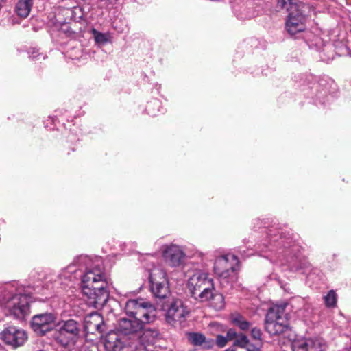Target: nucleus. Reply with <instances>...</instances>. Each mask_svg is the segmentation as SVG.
I'll use <instances>...</instances> for the list:
<instances>
[{"label": "nucleus", "mask_w": 351, "mask_h": 351, "mask_svg": "<svg viewBox=\"0 0 351 351\" xmlns=\"http://www.w3.org/2000/svg\"><path fill=\"white\" fill-rule=\"evenodd\" d=\"M75 267L85 271L82 276L81 289L87 305L95 308H102L108 301L109 292L101 258L80 256L62 271L61 276L67 278L66 273L75 274Z\"/></svg>", "instance_id": "nucleus-1"}, {"label": "nucleus", "mask_w": 351, "mask_h": 351, "mask_svg": "<svg viewBox=\"0 0 351 351\" xmlns=\"http://www.w3.org/2000/svg\"><path fill=\"white\" fill-rule=\"evenodd\" d=\"M188 288L195 300L203 302L211 298L217 301L215 308L222 309L224 306V299L222 295H215V285L210 275L200 270H197L189 276L187 283Z\"/></svg>", "instance_id": "nucleus-2"}, {"label": "nucleus", "mask_w": 351, "mask_h": 351, "mask_svg": "<svg viewBox=\"0 0 351 351\" xmlns=\"http://www.w3.org/2000/svg\"><path fill=\"white\" fill-rule=\"evenodd\" d=\"M83 333L82 324L74 319H62L56 324L54 339L59 344L66 347L75 345L82 337Z\"/></svg>", "instance_id": "nucleus-3"}, {"label": "nucleus", "mask_w": 351, "mask_h": 351, "mask_svg": "<svg viewBox=\"0 0 351 351\" xmlns=\"http://www.w3.org/2000/svg\"><path fill=\"white\" fill-rule=\"evenodd\" d=\"M124 308L126 315L138 319L143 325L154 322L156 318V307L143 298L128 300Z\"/></svg>", "instance_id": "nucleus-4"}, {"label": "nucleus", "mask_w": 351, "mask_h": 351, "mask_svg": "<svg viewBox=\"0 0 351 351\" xmlns=\"http://www.w3.org/2000/svg\"><path fill=\"white\" fill-rule=\"evenodd\" d=\"M288 304L282 303L271 307L266 314L265 330L271 335H276L284 332L288 326V314L286 308Z\"/></svg>", "instance_id": "nucleus-5"}, {"label": "nucleus", "mask_w": 351, "mask_h": 351, "mask_svg": "<svg viewBox=\"0 0 351 351\" xmlns=\"http://www.w3.org/2000/svg\"><path fill=\"white\" fill-rule=\"evenodd\" d=\"M161 308L165 312L166 322L174 327L181 326L189 314V311L183 302L173 298L164 302Z\"/></svg>", "instance_id": "nucleus-6"}, {"label": "nucleus", "mask_w": 351, "mask_h": 351, "mask_svg": "<svg viewBox=\"0 0 351 351\" xmlns=\"http://www.w3.org/2000/svg\"><path fill=\"white\" fill-rule=\"evenodd\" d=\"M33 289H25L22 293H15L6 301L4 307L16 318H23L29 313L30 295Z\"/></svg>", "instance_id": "nucleus-7"}, {"label": "nucleus", "mask_w": 351, "mask_h": 351, "mask_svg": "<svg viewBox=\"0 0 351 351\" xmlns=\"http://www.w3.org/2000/svg\"><path fill=\"white\" fill-rule=\"evenodd\" d=\"M289 247L285 246V249H280V252L276 253V258L271 257V261L275 262L277 265L282 267V270L297 271L302 269V266L298 264V253L300 251V246L297 243L291 245L289 243Z\"/></svg>", "instance_id": "nucleus-8"}, {"label": "nucleus", "mask_w": 351, "mask_h": 351, "mask_svg": "<svg viewBox=\"0 0 351 351\" xmlns=\"http://www.w3.org/2000/svg\"><path fill=\"white\" fill-rule=\"evenodd\" d=\"M149 282L154 297L165 299L170 294L167 274L162 268L154 267L150 270Z\"/></svg>", "instance_id": "nucleus-9"}, {"label": "nucleus", "mask_w": 351, "mask_h": 351, "mask_svg": "<svg viewBox=\"0 0 351 351\" xmlns=\"http://www.w3.org/2000/svg\"><path fill=\"white\" fill-rule=\"evenodd\" d=\"M239 267V261L237 256L228 254L216 258L213 270L219 278L226 279L234 275Z\"/></svg>", "instance_id": "nucleus-10"}, {"label": "nucleus", "mask_w": 351, "mask_h": 351, "mask_svg": "<svg viewBox=\"0 0 351 351\" xmlns=\"http://www.w3.org/2000/svg\"><path fill=\"white\" fill-rule=\"evenodd\" d=\"M106 351H135L132 341L117 332H110L104 339Z\"/></svg>", "instance_id": "nucleus-11"}, {"label": "nucleus", "mask_w": 351, "mask_h": 351, "mask_svg": "<svg viewBox=\"0 0 351 351\" xmlns=\"http://www.w3.org/2000/svg\"><path fill=\"white\" fill-rule=\"evenodd\" d=\"M56 319L53 313L37 314L32 318L31 327L37 335L43 336L52 330Z\"/></svg>", "instance_id": "nucleus-12"}, {"label": "nucleus", "mask_w": 351, "mask_h": 351, "mask_svg": "<svg viewBox=\"0 0 351 351\" xmlns=\"http://www.w3.org/2000/svg\"><path fill=\"white\" fill-rule=\"evenodd\" d=\"M142 322L133 317L131 318H121L118 323L117 330L130 341H135L139 333L143 329Z\"/></svg>", "instance_id": "nucleus-13"}, {"label": "nucleus", "mask_w": 351, "mask_h": 351, "mask_svg": "<svg viewBox=\"0 0 351 351\" xmlns=\"http://www.w3.org/2000/svg\"><path fill=\"white\" fill-rule=\"evenodd\" d=\"M306 20L304 8L291 12L288 14L285 24L287 32L290 35L294 36L298 33L304 32L306 29Z\"/></svg>", "instance_id": "nucleus-14"}, {"label": "nucleus", "mask_w": 351, "mask_h": 351, "mask_svg": "<svg viewBox=\"0 0 351 351\" xmlns=\"http://www.w3.org/2000/svg\"><path fill=\"white\" fill-rule=\"evenodd\" d=\"M0 339L6 344L16 348L23 345L27 339V335L24 330L10 326L0 332Z\"/></svg>", "instance_id": "nucleus-15"}, {"label": "nucleus", "mask_w": 351, "mask_h": 351, "mask_svg": "<svg viewBox=\"0 0 351 351\" xmlns=\"http://www.w3.org/2000/svg\"><path fill=\"white\" fill-rule=\"evenodd\" d=\"M40 285V283L36 286L30 284L20 285L17 282H10L0 285V302L3 305L15 293H22V291H25V289L27 287L35 290Z\"/></svg>", "instance_id": "nucleus-16"}, {"label": "nucleus", "mask_w": 351, "mask_h": 351, "mask_svg": "<svg viewBox=\"0 0 351 351\" xmlns=\"http://www.w3.org/2000/svg\"><path fill=\"white\" fill-rule=\"evenodd\" d=\"M326 346L322 339H298L291 343L292 351H324Z\"/></svg>", "instance_id": "nucleus-17"}, {"label": "nucleus", "mask_w": 351, "mask_h": 351, "mask_svg": "<svg viewBox=\"0 0 351 351\" xmlns=\"http://www.w3.org/2000/svg\"><path fill=\"white\" fill-rule=\"evenodd\" d=\"M279 233V231H276V230L271 229L267 232V236L269 237L268 240H266L263 245L265 248H268L270 251H275L276 253L280 252V249H285V246L287 247H289V243H291V245L295 243V241H292V239L289 237L285 238L280 234V236L276 234V233Z\"/></svg>", "instance_id": "nucleus-18"}, {"label": "nucleus", "mask_w": 351, "mask_h": 351, "mask_svg": "<svg viewBox=\"0 0 351 351\" xmlns=\"http://www.w3.org/2000/svg\"><path fill=\"white\" fill-rule=\"evenodd\" d=\"M158 336L159 332L157 330L151 328H146L144 326L135 341H132L134 350L145 351V345L154 343Z\"/></svg>", "instance_id": "nucleus-19"}, {"label": "nucleus", "mask_w": 351, "mask_h": 351, "mask_svg": "<svg viewBox=\"0 0 351 351\" xmlns=\"http://www.w3.org/2000/svg\"><path fill=\"white\" fill-rule=\"evenodd\" d=\"M162 255L165 261L172 267L180 265L185 258V254L182 248L176 245L166 246Z\"/></svg>", "instance_id": "nucleus-20"}, {"label": "nucleus", "mask_w": 351, "mask_h": 351, "mask_svg": "<svg viewBox=\"0 0 351 351\" xmlns=\"http://www.w3.org/2000/svg\"><path fill=\"white\" fill-rule=\"evenodd\" d=\"M84 330L90 333H94L95 331L103 333L105 330V325L102 317L97 313H90L85 318Z\"/></svg>", "instance_id": "nucleus-21"}, {"label": "nucleus", "mask_w": 351, "mask_h": 351, "mask_svg": "<svg viewBox=\"0 0 351 351\" xmlns=\"http://www.w3.org/2000/svg\"><path fill=\"white\" fill-rule=\"evenodd\" d=\"M189 341L195 346H201L204 348H210L213 346V341L211 339H207L206 337L199 332H191L188 335Z\"/></svg>", "instance_id": "nucleus-22"}, {"label": "nucleus", "mask_w": 351, "mask_h": 351, "mask_svg": "<svg viewBox=\"0 0 351 351\" xmlns=\"http://www.w3.org/2000/svg\"><path fill=\"white\" fill-rule=\"evenodd\" d=\"M278 5L281 8L285 9L289 14L305 8L304 5L298 0H278Z\"/></svg>", "instance_id": "nucleus-23"}, {"label": "nucleus", "mask_w": 351, "mask_h": 351, "mask_svg": "<svg viewBox=\"0 0 351 351\" xmlns=\"http://www.w3.org/2000/svg\"><path fill=\"white\" fill-rule=\"evenodd\" d=\"M33 0H19L15 7V12L21 18H26L30 12Z\"/></svg>", "instance_id": "nucleus-24"}, {"label": "nucleus", "mask_w": 351, "mask_h": 351, "mask_svg": "<svg viewBox=\"0 0 351 351\" xmlns=\"http://www.w3.org/2000/svg\"><path fill=\"white\" fill-rule=\"evenodd\" d=\"M161 102L156 99H154L148 102L146 106V111L150 116H156L158 112L160 111Z\"/></svg>", "instance_id": "nucleus-25"}, {"label": "nucleus", "mask_w": 351, "mask_h": 351, "mask_svg": "<svg viewBox=\"0 0 351 351\" xmlns=\"http://www.w3.org/2000/svg\"><path fill=\"white\" fill-rule=\"evenodd\" d=\"M91 32L97 44L103 45L108 42V36L106 34L101 33L95 29H92Z\"/></svg>", "instance_id": "nucleus-26"}, {"label": "nucleus", "mask_w": 351, "mask_h": 351, "mask_svg": "<svg viewBox=\"0 0 351 351\" xmlns=\"http://www.w3.org/2000/svg\"><path fill=\"white\" fill-rule=\"evenodd\" d=\"M326 305L328 307H334L337 304V295L333 290L328 291L326 295L324 297Z\"/></svg>", "instance_id": "nucleus-27"}, {"label": "nucleus", "mask_w": 351, "mask_h": 351, "mask_svg": "<svg viewBox=\"0 0 351 351\" xmlns=\"http://www.w3.org/2000/svg\"><path fill=\"white\" fill-rule=\"evenodd\" d=\"M232 321L233 323L242 330H247L250 328V322L246 321L243 317L240 315L234 317Z\"/></svg>", "instance_id": "nucleus-28"}, {"label": "nucleus", "mask_w": 351, "mask_h": 351, "mask_svg": "<svg viewBox=\"0 0 351 351\" xmlns=\"http://www.w3.org/2000/svg\"><path fill=\"white\" fill-rule=\"evenodd\" d=\"M234 345L247 348L250 343H249L247 337L245 335L239 334L234 342Z\"/></svg>", "instance_id": "nucleus-29"}, {"label": "nucleus", "mask_w": 351, "mask_h": 351, "mask_svg": "<svg viewBox=\"0 0 351 351\" xmlns=\"http://www.w3.org/2000/svg\"><path fill=\"white\" fill-rule=\"evenodd\" d=\"M310 47H315L316 49L319 50L324 46L323 40L318 37L315 38V40H312L308 43Z\"/></svg>", "instance_id": "nucleus-30"}, {"label": "nucleus", "mask_w": 351, "mask_h": 351, "mask_svg": "<svg viewBox=\"0 0 351 351\" xmlns=\"http://www.w3.org/2000/svg\"><path fill=\"white\" fill-rule=\"evenodd\" d=\"M29 57L33 60H39L40 57H42L43 59H45V56L40 54L38 51V49L35 48H32L29 51Z\"/></svg>", "instance_id": "nucleus-31"}, {"label": "nucleus", "mask_w": 351, "mask_h": 351, "mask_svg": "<svg viewBox=\"0 0 351 351\" xmlns=\"http://www.w3.org/2000/svg\"><path fill=\"white\" fill-rule=\"evenodd\" d=\"M228 341V340L226 336L217 335V339H216V343L219 347H220V348L224 347L226 345Z\"/></svg>", "instance_id": "nucleus-32"}, {"label": "nucleus", "mask_w": 351, "mask_h": 351, "mask_svg": "<svg viewBox=\"0 0 351 351\" xmlns=\"http://www.w3.org/2000/svg\"><path fill=\"white\" fill-rule=\"evenodd\" d=\"M252 337L256 340H261L262 332L258 328H253L251 330Z\"/></svg>", "instance_id": "nucleus-33"}, {"label": "nucleus", "mask_w": 351, "mask_h": 351, "mask_svg": "<svg viewBox=\"0 0 351 351\" xmlns=\"http://www.w3.org/2000/svg\"><path fill=\"white\" fill-rule=\"evenodd\" d=\"M239 334L237 333L234 329H230L226 333V338L228 341L236 340Z\"/></svg>", "instance_id": "nucleus-34"}, {"label": "nucleus", "mask_w": 351, "mask_h": 351, "mask_svg": "<svg viewBox=\"0 0 351 351\" xmlns=\"http://www.w3.org/2000/svg\"><path fill=\"white\" fill-rule=\"evenodd\" d=\"M247 351H261L260 349L257 347H255L252 344H250L246 348Z\"/></svg>", "instance_id": "nucleus-35"}, {"label": "nucleus", "mask_w": 351, "mask_h": 351, "mask_svg": "<svg viewBox=\"0 0 351 351\" xmlns=\"http://www.w3.org/2000/svg\"><path fill=\"white\" fill-rule=\"evenodd\" d=\"M225 351H235V350L234 349L229 348V349L226 350Z\"/></svg>", "instance_id": "nucleus-36"}]
</instances>
